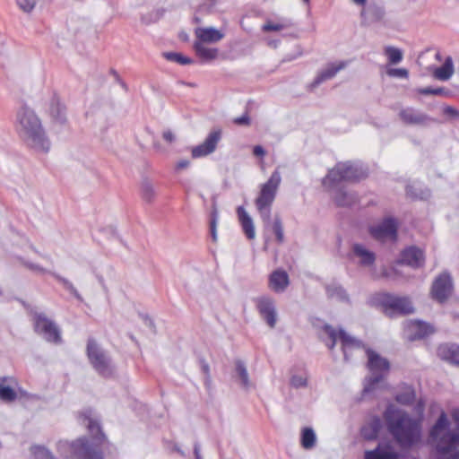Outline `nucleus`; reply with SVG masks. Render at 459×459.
Returning a JSON list of instances; mask_svg holds the SVG:
<instances>
[{
	"instance_id": "f257e3e1",
	"label": "nucleus",
	"mask_w": 459,
	"mask_h": 459,
	"mask_svg": "<svg viewBox=\"0 0 459 459\" xmlns=\"http://www.w3.org/2000/svg\"><path fill=\"white\" fill-rule=\"evenodd\" d=\"M79 421L84 425L90 434L71 442L59 440L56 443V452L62 459H104L103 446L107 437L100 422V416L91 408L82 410Z\"/></svg>"
},
{
	"instance_id": "f03ea898",
	"label": "nucleus",
	"mask_w": 459,
	"mask_h": 459,
	"mask_svg": "<svg viewBox=\"0 0 459 459\" xmlns=\"http://www.w3.org/2000/svg\"><path fill=\"white\" fill-rule=\"evenodd\" d=\"M319 335L330 351L339 343L346 361L365 354L368 358V368L372 373H385L390 368L389 361L385 358L368 348L361 340L351 335L342 328L335 329L330 325H324Z\"/></svg>"
},
{
	"instance_id": "7ed1b4c3",
	"label": "nucleus",
	"mask_w": 459,
	"mask_h": 459,
	"mask_svg": "<svg viewBox=\"0 0 459 459\" xmlns=\"http://www.w3.org/2000/svg\"><path fill=\"white\" fill-rule=\"evenodd\" d=\"M384 419L389 433L395 442L403 448H411L421 440V423L407 411L388 406Z\"/></svg>"
},
{
	"instance_id": "20e7f679",
	"label": "nucleus",
	"mask_w": 459,
	"mask_h": 459,
	"mask_svg": "<svg viewBox=\"0 0 459 459\" xmlns=\"http://www.w3.org/2000/svg\"><path fill=\"white\" fill-rule=\"evenodd\" d=\"M15 129L21 140L36 152H48L50 142L41 120L28 106H22L16 113Z\"/></svg>"
},
{
	"instance_id": "39448f33",
	"label": "nucleus",
	"mask_w": 459,
	"mask_h": 459,
	"mask_svg": "<svg viewBox=\"0 0 459 459\" xmlns=\"http://www.w3.org/2000/svg\"><path fill=\"white\" fill-rule=\"evenodd\" d=\"M450 422L442 411L429 429V437L433 442L437 459H445L457 451L459 446V431L450 430Z\"/></svg>"
},
{
	"instance_id": "423d86ee",
	"label": "nucleus",
	"mask_w": 459,
	"mask_h": 459,
	"mask_svg": "<svg viewBox=\"0 0 459 459\" xmlns=\"http://www.w3.org/2000/svg\"><path fill=\"white\" fill-rule=\"evenodd\" d=\"M281 176L279 169H275L269 179L260 186L258 195L255 200L257 212L265 225L271 221L272 206L276 198Z\"/></svg>"
},
{
	"instance_id": "0eeeda50",
	"label": "nucleus",
	"mask_w": 459,
	"mask_h": 459,
	"mask_svg": "<svg viewBox=\"0 0 459 459\" xmlns=\"http://www.w3.org/2000/svg\"><path fill=\"white\" fill-rule=\"evenodd\" d=\"M367 176V171L357 164L340 162L330 169L323 179V186L329 189L335 187L342 181H356Z\"/></svg>"
},
{
	"instance_id": "6e6552de",
	"label": "nucleus",
	"mask_w": 459,
	"mask_h": 459,
	"mask_svg": "<svg viewBox=\"0 0 459 459\" xmlns=\"http://www.w3.org/2000/svg\"><path fill=\"white\" fill-rule=\"evenodd\" d=\"M35 332L42 338L51 343L59 344L62 342L61 330L59 326L46 315L35 314L33 318Z\"/></svg>"
},
{
	"instance_id": "1a4fd4ad",
	"label": "nucleus",
	"mask_w": 459,
	"mask_h": 459,
	"mask_svg": "<svg viewBox=\"0 0 459 459\" xmlns=\"http://www.w3.org/2000/svg\"><path fill=\"white\" fill-rule=\"evenodd\" d=\"M378 302L385 315L394 316L396 315H407L413 312V307L408 298L398 297L391 294H382Z\"/></svg>"
},
{
	"instance_id": "9d476101",
	"label": "nucleus",
	"mask_w": 459,
	"mask_h": 459,
	"mask_svg": "<svg viewBox=\"0 0 459 459\" xmlns=\"http://www.w3.org/2000/svg\"><path fill=\"white\" fill-rule=\"evenodd\" d=\"M86 352L89 361L96 370L103 371L109 368L111 359L108 353L100 347L95 339H88Z\"/></svg>"
},
{
	"instance_id": "9b49d317",
	"label": "nucleus",
	"mask_w": 459,
	"mask_h": 459,
	"mask_svg": "<svg viewBox=\"0 0 459 459\" xmlns=\"http://www.w3.org/2000/svg\"><path fill=\"white\" fill-rule=\"evenodd\" d=\"M221 130L214 129L211 131L205 140L191 149L193 159H199L212 153L221 139Z\"/></svg>"
},
{
	"instance_id": "f8f14e48",
	"label": "nucleus",
	"mask_w": 459,
	"mask_h": 459,
	"mask_svg": "<svg viewBox=\"0 0 459 459\" xmlns=\"http://www.w3.org/2000/svg\"><path fill=\"white\" fill-rule=\"evenodd\" d=\"M397 221L394 218H385L377 225L369 228L370 235L377 240L395 239L397 237Z\"/></svg>"
},
{
	"instance_id": "ddd939ff",
	"label": "nucleus",
	"mask_w": 459,
	"mask_h": 459,
	"mask_svg": "<svg viewBox=\"0 0 459 459\" xmlns=\"http://www.w3.org/2000/svg\"><path fill=\"white\" fill-rule=\"evenodd\" d=\"M453 290L451 276L444 273L440 274L433 282L431 294L434 299L442 303L448 299Z\"/></svg>"
},
{
	"instance_id": "4468645a",
	"label": "nucleus",
	"mask_w": 459,
	"mask_h": 459,
	"mask_svg": "<svg viewBox=\"0 0 459 459\" xmlns=\"http://www.w3.org/2000/svg\"><path fill=\"white\" fill-rule=\"evenodd\" d=\"M257 309L267 325L273 328L276 324V311L273 300L266 297H262L256 300Z\"/></svg>"
},
{
	"instance_id": "2eb2a0df",
	"label": "nucleus",
	"mask_w": 459,
	"mask_h": 459,
	"mask_svg": "<svg viewBox=\"0 0 459 459\" xmlns=\"http://www.w3.org/2000/svg\"><path fill=\"white\" fill-rule=\"evenodd\" d=\"M437 357L450 364L459 367V345L454 342H445L437 346Z\"/></svg>"
},
{
	"instance_id": "dca6fc26",
	"label": "nucleus",
	"mask_w": 459,
	"mask_h": 459,
	"mask_svg": "<svg viewBox=\"0 0 459 459\" xmlns=\"http://www.w3.org/2000/svg\"><path fill=\"white\" fill-rule=\"evenodd\" d=\"M425 256L423 251L415 247H410L404 249L401 254L400 263L413 268L423 266Z\"/></svg>"
},
{
	"instance_id": "f3484780",
	"label": "nucleus",
	"mask_w": 459,
	"mask_h": 459,
	"mask_svg": "<svg viewBox=\"0 0 459 459\" xmlns=\"http://www.w3.org/2000/svg\"><path fill=\"white\" fill-rule=\"evenodd\" d=\"M434 332L433 327L421 321H411L407 325V338L410 341L422 339Z\"/></svg>"
},
{
	"instance_id": "a211bd4d",
	"label": "nucleus",
	"mask_w": 459,
	"mask_h": 459,
	"mask_svg": "<svg viewBox=\"0 0 459 459\" xmlns=\"http://www.w3.org/2000/svg\"><path fill=\"white\" fill-rule=\"evenodd\" d=\"M399 117L406 125H424L430 120L429 116L411 107L403 108Z\"/></svg>"
},
{
	"instance_id": "6ab92c4d",
	"label": "nucleus",
	"mask_w": 459,
	"mask_h": 459,
	"mask_svg": "<svg viewBox=\"0 0 459 459\" xmlns=\"http://www.w3.org/2000/svg\"><path fill=\"white\" fill-rule=\"evenodd\" d=\"M290 284L288 273L281 269L273 271L269 277V288L277 293L283 292Z\"/></svg>"
},
{
	"instance_id": "aec40b11",
	"label": "nucleus",
	"mask_w": 459,
	"mask_h": 459,
	"mask_svg": "<svg viewBox=\"0 0 459 459\" xmlns=\"http://www.w3.org/2000/svg\"><path fill=\"white\" fill-rule=\"evenodd\" d=\"M195 35L197 39L195 42L216 43L224 38V34L213 27L196 28Z\"/></svg>"
},
{
	"instance_id": "412c9836",
	"label": "nucleus",
	"mask_w": 459,
	"mask_h": 459,
	"mask_svg": "<svg viewBox=\"0 0 459 459\" xmlns=\"http://www.w3.org/2000/svg\"><path fill=\"white\" fill-rule=\"evenodd\" d=\"M347 65L346 61H341L337 64L332 63L329 64L324 70H322L318 75L315 78L312 85L314 87L318 86L323 82L330 80L335 76V74L345 68Z\"/></svg>"
},
{
	"instance_id": "4be33fe9",
	"label": "nucleus",
	"mask_w": 459,
	"mask_h": 459,
	"mask_svg": "<svg viewBox=\"0 0 459 459\" xmlns=\"http://www.w3.org/2000/svg\"><path fill=\"white\" fill-rule=\"evenodd\" d=\"M237 213L246 237L250 240L254 239L255 238V230L252 218L242 206L237 209Z\"/></svg>"
},
{
	"instance_id": "5701e85b",
	"label": "nucleus",
	"mask_w": 459,
	"mask_h": 459,
	"mask_svg": "<svg viewBox=\"0 0 459 459\" xmlns=\"http://www.w3.org/2000/svg\"><path fill=\"white\" fill-rule=\"evenodd\" d=\"M381 429V419L374 416L367 425L361 428V435L368 440H373L377 437Z\"/></svg>"
},
{
	"instance_id": "b1692460",
	"label": "nucleus",
	"mask_w": 459,
	"mask_h": 459,
	"mask_svg": "<svg viewBox=\"0 0 459 459\" xmlns=\"http://www.w3.org/2000/svg\"><path fill=\"white\" fill-rule=\"evenodd\" d=\"M352 250L355 256H357L359 259L360 265L370 266L375 263V253L367 249L363 245L355 244L353 246Z\"/></svg>"
},
{
	"instance_id": "393cba45",
	"label": "nucleus",
	"mask_w": 459,
	"mask_h": 459,
	"mask_svg": "<svg viewBox=\"0 0 459 459\" xmlns=\"http://www.w3.org/2000/svg\"><path fill=\"white\" fill-rule=\"evenodd\" d=\"M364 459H400L390 447H380L365 452Z\"/></svg>"
},
{
	"instance_id": "a878e982",
	"label": "nucleus",
	"mask_w": 459,
	"mask_h": 459,
	"mask_svg": "<svg viewBox=\"0 0 459 459\" xmlns=\"http://www.w3.org/2000/svg\"><path fill=\"white\" fill-rule=\"evenodd\" d=\"M454 74V64L451 56H447L444 64L436 68L433 75L436 79L440 81H447Z\"/></svg>"
},
{
	"instance_id": "bb28decb",
	"label": "nucleus",
	"mask_w": 459,
	"mask_h": 459,
	"mask_svg": "<svg viewBox=\"0 0 459 459\" xmlns=\"http://www.w3.org/2000/svg\"><path fill=\"white\" fill-rule=\"evenodd\" d=\"M316 434L311 427H304L300 430V445L306 450L312 449L316 444Z\"/></svg>"
},
{
	"instance_id": "cd10ccee",
	"label": "nucleus",
	"mask_w": 459,
	"mask_h": 459,
	"mask_svg": "<svg viewBox=\"0 0 459 459\" xmlns=\"http://www.w3.org/2000/svg\"><path fill=\"white\" fill-rule=\"evenodd\" d=\"M50 116L60 123H63L65 118V108L61 103L60 100L54 96L49 102L48 108Z\"/></svg>"
},
{
	"instance_id": "c85d7f7f",
	"label": "nucleus",
	"mask_w": 459,
	"mask_h": 459,
	"mask_svg": "<svg viewBox=\"0 0 459 459\" xmlns=\"http://www.w3.org/2000/svg\"><path fill=\"white\" fill-rule=\"evenodd\" d=\"M334 201L338 206H351L358 201V196L342 188L335 193Z\"/></svg>"
},
{
	"instance_id": "c756f323",
	"label": "nucleus",
	"mask_w": 459,
	"mask_h": 459,
	"mask_svg": "<svg viewBox=\"0 0 459 459\" xmlns=\"http://www.w3.org/2000/svg\"><path fill=\"white\" fill-rule=\"evenodd\" d=\"M194 49L196 53V55L205 60V61H211L217 57L218 56V49L217 48H206L204 43L202 42H195L194 43Z\"/></svg>"
},
{
	"instance_id": "7c9ffc66",
	"label": "nucleus",
	"mask_w": 459,
	"mask_h": 459,
	"mask_svg": "<svg viewBox=\"0 0 459 459\" xmlns=\"http://www.w3.org/2000/svg\"><path fill=\"white\" fill-rule=\"evenodd\" d=\"M5 382V377H0V399L7 403L13 402L17 397V394L14 389L7 385Z\"/></svg>"
},
{
	"instance_id": "2f4dec72",
	"label": "nucleus",
	"mask_w": 459,
	"mask_h": 459,
	"mask_svg": "<svg viewBox=\"0 0 459 459\" xmlns=\"http://www.w3.org/2000/svg\"><path fill=\"white\" fill-rule=\"evenodd\" d=\"M290 26H291V22L289 20H282L281 22L268 21L263 25L262 30L264 32L280 31L284 29L290 28Z\"/></svg>"
},
{
	"instance_id": "473e14b6",
	"label": "nucleus",
	"mask_w": 459,
	"mask_h": 459,
	"mask_svg": "<svg viewBox=\"0 0 459 459\" xmlns=\"http://www.w3.org/2000/svg\"><path fill=\"white\" fill-rule=\"evenodd\" d=\"M384 52L392 65L399 64L403 60V52L397 48L387 46L385 48Z\"/></svg>"
},
{
	"instance_id": "72a5a7b5",
	"label": "nucleus",
	"mask_w": 459,
	"mask_h": 459,
	"mask_svg": "<svg viewBox=\"0 0 459 459\" xmlns=\"http://www.w3.org/2000/svg\"><path fill=\"white\" fill-rule=\"evenodd\" d=\"M326 292L328 297L336 299L339 300H348V295L345 291V290L338 285H328L326 287Z\"/></svg>"
},
{
	"instance_id": "f704fd0d",
	"label": "nucleus",
	"mask_w": 459,
	"mask_h": 459,
	"mask_svg": "<svg viewBox=\"0 0 459 459\" xmlns=\"http://www.w3.org/2000/svg\"><path fill=\"white\" fill-rule=\"evenodd\" d=\"M164 57L171 62H175L180 65H190L193 63V60L187 56H183L180 53L177 52H165L163 54Z\"/></svg>"
},
{
	"instance_id": "c9c22d12",
	"label": "nucleus",
	"mask_w": 459,
	"mask_h": 459,
	"mask_svg": "<svg viewBox=\"0 0 459 459\" xmlns=\"http://www.w3.org/2000/svg\"><path fill=\"white\" fill-rule=\"evenodd\" d=\"M385 376V375L379 374L366 378L363 387V394L371 393L375 389L376 385L383 381Z\"/></svg>"
},
{
	"instance_id": "e433bc0d",
	"label": "nucleus",
	"mask_w": 459,
	"mask_h": 459,
	"mask_svg": "<svg viewBox=\"0 0 459 459\" xmlns=\"http://www.w3.org/2000/svg\"><path fill=\"white\" fill-rule=\"evenodd\" d=\"M16 259L20 262V264L22 266H24L25 268H27L30 271H32V272L38 273H41V274L48 273V270H46L39 264L30 262V260L25 259L24 257L17 256Z\"/></svg>"
},
{
	"instance_id": "4c0bfd02",
	"label": "nucleus",
	"mask_w": 459,
	"mask_h": 459,
	"mask_svg": "<svg viewBox=\"0 0 459 459\" xmlns=\"http://www.w3.org/2000/svg\"><path fill=\"white\" fill-rule=\"evenodd\" d=\"M141 195L142 198L151 203L155 198V190L152 183L150 182H143L141 186Z\"/></svg>"
},
{
	"instance_id": "58836bf2",
	"label": "nucleus",
	"mask_w": 459,
	"mask_h": 459,
	"mask_svg": "<svg viewBox=\"0 0 459 459\" xmlns=\"http://www.w3.org/2000/svg\"><path fill=\"white\" fill-rule=\"evenodd\" d=\"M57 280L59 282H61L63 284V286L72 294L74 295L77 299H82V297L80 295V293L77 291V290L75 289V287L74 286V284L68 281L67 279L65 278H63L59 275H56V274H53Z\"/></svg>"
},
{
	"instance_id": "ea45409f",
	"label": "nucleus",
	"mask_w": 459,
	"mask_h": 459,
	"mask_svg": "<svg viewBox=\"0 0 459 459\" xmlns=\"http://www.w3.org/2000/svg\"><path fill=\"white\" fill-rule=\"evenodd\" d=\"M217 222H218V212L215 207H213L211 212L210 219V232L212 238V241H217Z\"/></svg>"
},
{
	"instance_id": "a19ab883",
	"label": "nucleus",
	"mask_w": 459,
	"mask_h": 459,
	"mask_svg": "<svg viewBox=\"0 0 459 459\" xmlns=\"http://www.w3.org/2000/svg\"><path fill=\"white\" fill-rule=\"evenodd\" d=\"M396 401L404 405H410L415 401V393L413 391L399 394L396 396Z\"/></svg>"
},
{
	"instance_id": "79ce46f5",
	"label": "nucleus",
	"mask_w": 459,
	"mask_h": 459,
	"mask_svg": "<svg viewBox=\"0 0 459 459\" xmlns=\"http://www.w3.org/2000/svg\"><path fill=\"white\" fill-rule=\"evenodd\" d=\"M233 382L245 390H248L252 386L248 375H233Z\"/></svg>"
},
{
	"instance_id": "37998d69",
	"label": "nucleus",
	"mask_w": 459,
	"mask_h": 459,
	"mask_svg": "<svg viewBox=\"0 0 459 459\" xmlns=\"http://www.w3.org/2000/svg\"><path fill=\"white\" fill-rule=\"evenodd\" d=\"M290 384L294 388L305 387L307 385L306 375H292Z\"/></svg>"
},
{
	"instance_id": "c03bdc74",
	"label": "nucleus",
	"mask_w": 459,
	"mask_h": 459,
	"mask_svg": "<svg viewBox=\"0 0 459 459\" xmlns=\"http://www.w3.org/2000/svg\"><path fill=\"white\" fill-rule=\"evenodd\" d=\"M273 230L276 236L277 241L279 243H281L284 238V234H283L282 223L279 217H275L273 224Z\"/></svg>"
},
{
	"instance_id": "a18cd8bd",
	"label": "nucleus",
	"mask_w": 459,
	"mask_h": 459,
	"mask_svg": "<svg viewBox=\"0 0 459 459\" xmlns=\"http://www.w3.org/2000/svg\"><path fill=\"white\" fill-rule=\"evenodd\" d=\"M16 3L25 13H30L36 5V0H16Z\"/></svg>"
},
{
	"instance_id": "49530a36",
	"label": "nucleus",
	"mask_w": 459,
	"mask_h": 459,
	"mask_svg": "<svg viewBox=\"0 0 459 459\" xmlns=\"http://www.w3.org/2000/svg\"><path fill=\"white\" fill-rule=\"evenodd\" d=\"M386 73L391 77H400L404 79L409 77V72L405 68H390Z\"/></svg>"
},
{
	"instance_id": "de8ad7c7",
	"label": "nucleus",
	"mask_w": 459,
	"mask_h": 459,
	"mask_svg": "<svg viewBox=\"0 0 459 459\" xmlns=\"http://www.w3.org/2000/svg\"><path fill=\"white\" fill-rule=\"evenodd\" d=\"M443 112L445 115H446L454 119L459 120V110H457L456 108H455L451 106L445 107L443 109Z\"/></svg>"
},
{
	"instance_id": "09e8293b",
	"label": "nucleus",
	"mask_w": 459,
	"mask_h": 459,
	"mask_svg": "<svg viewBox=\"0 0 459 459\" xmlns=\"http://www.w3.org/2000/svg\"><path fill=\"white\" fill-rule=\"evenodd\" d=\"M234 124L238 126H249L250 125V117L247 113H245L241 117H236L233 120Z\"/></svg>"
},
{
	"instance_id": "8fccbe9b",
	"label": "nucleus",
	"mask_w": 459,
	"mask_h": 459,
	"mask_svg": "<svg viewBox=\"0 0 459 459\" xmlns=\"http://www.w3.org/2000/svg\"><path fill=\"white\" fill-rule=\"evenodd\" d=\"M193 453L195 459H204L201 452V444L198 441H195L193 445Z\"/></svg>"
},
{
	"instance_id": "3c124183",
	"label": "nucleus",
	"mask_w": 459,
	"mask_h": 459,
	"mask_svg": "<svg viewBox=\"0 0 459 459\" xmlns=\"http://www.w3.org/2000/svg\"><path fill=\"white\" fill-rule=\"evenodd\" d=\"M162 137L167 143H173L176 139L175 134L171 130H165L162 134Z\"/></svg>"
},
{
	"instance_id": "603ef678",
	"label": "nucleus",
	"mask_w": 459,
	"mask_h": 459,
	"mask_svg": "<svg viewBox=\"0 0 459 459\" xmlns=\"http://www.w3.org/2000/svg\"><path fill=\"white\" fill-rule=\"evenodd\" d=\"M434 95H437V96H449L450 95V91L446 89L445 87L434 88Z\"/></svg>"
},
{
	"instance_id": "864d4df0",
	"label": "nucleus",
	"mask_w": 459,
	"mask_h": 459,
	"mask_svg": "<svg viewBox=\"0 0 459 459\" xmlns=\"http://www.w3.org/2000/svg\"><path fill=\"white\" fill-rule=\"evenodd\" d=\"M189 165H190V161L189 160H180L176 164V169L177 170L185 169L188 168Z\"/></svg>"
},
{
	"instance_id": "5fc2aeb1",
	"label": "nucleus",
	"mask_w": 459,
	"mask_h": 459,
	"mask_svg": "<svg viewBox=\"0 0 459 459\" xmlns=\"http://www.w3.org/2000/svg\"><path fill=\"white\" fill-rule=\"evenodd\" d=\"M416 91L421 95H434V88L432 87L419 88Z\"/></svg>"
},
{
	"instance_id": "6e6d98bb",
	"label": "nucleus",
	"mask_w": 459,
	"mask_h": 459,
	"mask_svg": "<svg viewBox=\"0 0 459 459\" xmlns=\"http://www.w3.org/2000/svg\"><path fill=\"white\" fill-rule=\"evenodd\" d=\"M253 153L256 157H264L265 155V151L261 145H255L253 149Z\"/></svg>"
},
{
	"instance_id": "4d7b16f0",
	"label": "nucleus",
	"mask_w": 459,
	"mask_h": 459,
	"mask_svg": "<svg viewBox=\"0 0 459 459\" xmlns=\"http://www.w3.org/2000/svg\"><path fill=\"white\" fill-rule=\"evenodd\" d=\"M144 324L151 329H154V323L148 316H142Z\"/></svg>"
},
{
	"instance_id": "13d9d810",
	"label": "nucleus",
	"mask_w": 459,
	"mask_h": 459,
	"mask_svg": "<svg viewBox=\"0 0 459 459\" xmlns=\"http://www.w3.org/2000/svg\"><path fill=\"white\" fill-rule=\"evenodd\" d=\"M237 373H247V368L243 362L238 361L236 365Z\"/></svg>"
},
{
	"instance_id": "bf43d9fd",
	"label": "nucleus",
	"mask_w": 459,
	"mask_h": 459,
	"mask_svg": "<svg viewBox=\"0 0 459 459\" xmlns=\"http://www.w3.org/2000/svg\"><path fill=\"white\" fill-rule=\"evenodd\" d=\"M173 450H174L175 452H177L178 455H180L182 457H186V453H185V451H184V450H182V449H181V447H180L178 444H176V445L173 446Z\"/></svg>"
},
{
	"instance_id": "052dcab7",
	"label": "nucleus",
	"mask_w": 459,
	"mask_h": 459,
	"mask_svg": "<svg viewBox=\"0 0 459 459\" xmlns=\"http://www.w3.org/2000/svg\"><path fill=\"white\" fill-rule=\"evenodd\" d=\"M452 418L455 420V422L456 423L457 427L459 428V410H455L452 412Z\"/></svg>"
},
{
	"instance_id": "680f3d73",
	"label": "nucleus",
	"mask_w": 459,
	"mask_h": 459,
	"mask_svg": "<svg viewBox=\"0 0 459 459\" xmlns=\"http://www.w3.org/2000/svg\"><path fill=\"white\" fill-rule=\"evenodd\" d=\"M445 459H459V449L455 453H452L451 455H447V457H446Z\"/></svg>"
},
{
	"instance_id": "e2e57ef3",
	"label": "nucleus",
	"mask_w": 459,
	"mask_h": 459,
	"mask_svg": "<svg viewBox=\"0 0 459 459\" xmlns=\"http://www.w3.org/2000/svg\"><path fill=\"white\" fill-rule=\"evenodd\" d=\"M356 4L359 5H365L367 3V0H352Z\"/></svg>"
},
{
	"instance_id": "0e129e2a",
	"label": "nucleus",
	"mask_w": 459,
	"mask_h": 459,
	"mask_svg": "<svg viewBox=\"0 0 459 459\" xmlns=\"http://www.w3.org/2000/svg\"><path fill=\"white\" fill-rule=\"evenodd\" d=\"M204 384L207 387H209V385H210V376L209 375H206V377L204 378Z\"/></svg>"
},
{
	"instance_id": "69168bd1",
	"label": "nucleus",
	"mask_w": 459,
	"mask_h": 459,
	"mask_svg": "<svg viewBox=\"0 0 459 459\" xmlns=\"http://www.w3.org/2000/svg\"><path fill=\"white\" fill-rule=\"evenodd\" d=\"M112 73H113V74L116 76V78H117L118 81H120L119 75L117 74V72H116V71H113Z\"/></svg>"
},
{
	"instance_id": "338daca9",
	"label": "nucleus",
	"mask_w": 459,
	"mask_h": 459,
	"mask_svg": "<svg viewBox=\"0 0 459 459\" xmlns=\"http://www.w3.org/2000/svg\"><path fill=\"white\" fill-rule=\"evenodd\" d=\"M436 56H437V58L438 60H440V55H439V54H437V55H436Z\"/></svg>"
},
{
	"instance_id": "774afa93",
	"label": "nucleus",
	"mask_w": 459,
	"mask_h": 459,
	"mask_svg": "<svg viewBox=\"0 0 459 459\" xmlns=\"http://www.w3.org/2000/svg\"><path fill=\"white\" fill-rule=\"evenodd\" d=\"M121 82V85H122L123 87H126V84H125V82Z\"/></svg>"
}]
</instances>
